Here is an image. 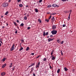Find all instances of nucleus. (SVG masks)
<instances>
[{
  "instance_id": "nucleus-1",
  "label": "nucleus",
  "mask_w": 76,
  "mask_h": 76,
  "mask_svg": "<svg viewBox=\"0 0 76 76\" xmlns=\"http://www.w3.org/2000/svg\"><path fill=\"white\" fill-rule=\"evenodd\" d=\"M57 32V31L56 30H53L51 31V33L52 35H56Z\"/></svg>"
},
{
  "instance_id": "nucleus-2",
  "label": "nucleus",
  "mask_w": 76,
  "mask_h": 76,
  "mask_svg": "<svg viewBox=\"0 0 76 76\" xmlns=\"http://www.w3.org/2000/svg\"><path fill=\"white\" fill-rule=\"evenodd\" d=\"M8 3L6 2H4L2 6L3 7H5L7 6H8Z\"/></svg>"
},
{
  "instance_id": "nucleus-3",
  "label": "nucleus",
  "mask_w": 76,
  "mask_h": 76,
  "mask_svg": "<svg viewBox=\"0 0 76 76\" xmlns=\"http://www.w3.org/2000/svg\"><path fill=\"white\" fill-rule=\"evenodd\" d=\"M15 44H13L11 47V48L10 49V51H12L14 50V49H15Z\"/></svg>"
},
{
  "instance_id": "nucleus-4",
  "label": "nucleus",
  "mask_w": 76,
  "mask_h": 76,
  "mask_svg": "<svg viewBox=\"0 0 76 76\" xmlns=\"http://www.w3.org/2000/svg\"><path fill=\"white\" fill-rule=\"evenodd\" d=\"M39 64H40V62H39L36 66V69H37V68H38V67H39Z\"/></svg>"
},
{
  "instance_id": "nucleus-5",
  "label": "nucleus",
  "mask_w": 76,
  "mask_h": 76,
  "mask_svg": "<svg viewBox=\"0 0 76 76\" xmlns=\"http://www.w3.org/2000/svg\"><path fill=\"white\" fill-rule=\"evenodd\" d=\"M52 29H56V26L55 25H53L52 26Z\"/></svg>"
},
{
  "instance_id": "nucleus-6",
  "label": "nucleus",
  "mask_w": 76,
  "mask_h": 76,
  "mask_svg": "<svg viewBox=\"0 0 76 76\" xmlns=\"http://www.w3.org/2000/svg\"><path fill=\"white\" fill-rule=\"evenodd\" d=\"M53 7H57V5L56 4H53L52 5Z\"/></svg>"
},
{
  "instance_id": "nucleus-7",
  "label": "nucleus",
  "mask_w": 76,
  "mask_h": 76,
  "mask_svg": "<svg viewBox=\"0 0 76 76\" xmlns=\"http://www.w3.org/2000/svg\"><path fill=\"white\" fill-rule=\"evenodd\" d=\"M6 64H4L2 66V68H4V67H6Z\"/></svg>"
},
{
  "instance_id": "nucleus-8",
  "label": "nucleus",
  "mask_w": 76,
  "mask_h": 76,
  "mask_svg": "<svg viewBox=\"0 0 76 76\" xmlns=\"http://www.w3.org/2000/svg\"><path fill=\"white\" fill-rule=\"evenodd\" d=\"M6 75V73L5 72H2L1 73V76H4Z\"/></svg>"
},
{
  "instance_id": "nucleus-9",
  "label": "nucleus",
  "mask_w": 76,
  "mask_h": 76,
  "mask_svg": "<svg viewBox=\"0 0 76 76\" xmlns=\"http://www.w3.org/2000/svg\"><path fill=\"white\" fill-rule=\"evenodd\" d=\"M12 64H13L12 63H11L10 64V65H9V67H10V68L12 67Z\"/></svg>"
},
{
  "instance_id": "nucleus-10",
  "label": "nucleus",
  "mask_w": 76,
  "mask_h": 76,
  "mask_svg": "<svg viewBox=\"0 0 76 76\" xmlns=\"http://www.w3.org/2000/svg\"><path fill=\"white\" fill-rule=\"evenodd\" d=\"M51 15H54L56 14V13H52L50 14Z\"/></svg>"
},
{
  "instance_id": "nucleus-11",
  "label": "nucleus",
  "mask_w": 76,
  "mask_h": 76,
  "mask_svg": "<svg viewBox=\"0 0 76 76\" xmlns=\"http://www.w3.org/2000/svg\"><path fill=\"white\" fill-rule=\"evenodd\" d=\"M54 18L53 17L51 19V21H52V22H54Z\"/></svg>"
},
{
  "instance_id": "nucleus-12",
  "label": "nucleus",
  "mask_w": 76,
  "mask_h": 76,
  "mask_svg": "<svg viewBox=\"0 0 76 76\" xmlns=\"http://www.w3.org/2000/svg\"><path fill=\"white\" fill-rule=\"evenodd\" d=\"M28 50H29V47H27L26 49V50L28 51Z\"/></svg>"
},
{
  "instance_id": "nucleus-13",
  "label": "nucleus",
  "mask_w": 76,
  "mask_h": 76,
  "mask_svg": "<svg viewBox=\"0 0 76 76\" xmlns=\"http://www.w3.org/2000/svg\"><path fill=\"white\" fill-rule=\"evenodd\" d=\"M15 67L14 66L12 68H11L12 69V71H14L15 70Z\"/></svg>"
},
{
  "instance_id": "nucleus-14",
  "label": "nucleus",
  "mask_w": 76,
  "mask_h": 76,
  "mask_svg": "<svg viewBox=\"0 0 76 76\" xmlns=\"http://www.w3.org/2000/svg\"><path fill=\"white\" fill-rule=\"evenodd\" d=\"M35 12H36V13L38 12V9H35Z\"/></svg>"
},
{
  "instance_id": "nucleus-15",
  "label": "nucleus",
  "mask_w": 76,
  "mask_h": 76,
  "mask_svg": "<svg viewBox=\"0 0 76 76\" xmlns=\"http://www.w3.org/2000/svg\"><path fill=\"white\" fill-rule=\"evenodd\" d=\"M52 60H55V57H54L53 56H52Z\"/></svg>"
},
{
  "instance_id": "nucleus-16",
  "label": "nucleus",
  "mask_w": 76,
  "mask_h": 76,
  "mask_svg": "<svg viewBox=\"0 0 76 76\" xmlns=\"http://www.w3.org/2000/svg\"><path fill=\"white\" fill-rule=\"evenodd\" d=\"M60 69H59L57 71V73H59V72H60Z\"/></svg>"
},
{
  "instance_id": "nucleus-17",
  "label": "nucleus",
  "mask_w": 76,
  "mask_h": 76,
  "mask_svg": "<svg viewBox=\"0 0 76 76\" xmlns=\"http://www.w3.org/2000/svg\"><path fill=\"white\" fill-rule=\"evenodd\" d=\"M5 58H3L2 60H1V61H2V62H4V61H5Z\"/></svg>"
},
{
  "instance_id": "nucleus-18",
  "label": "nucleus",
  "mask_w": 76,
  "mask_h": 76,
  "mask_svg": "<svg viewBox=\"0 0 76 76\" xmlns=\"http://www.w3.org/2000/svg\"><path fill=\"white\" fill-rule=\"evenodd\" d=\"M52 52H51V55L52 56H53V55H52L53 54V53H54V51L52 50Z\"/></svg>"
},
{
  "instance_id": "nucleus-19",
  "label": "nucleus",
  "mask_w": 76,
  "mask_h": 76,
  "mask_svg": "<svg viewBox=\"0 0 76 76\" xmlns=\"http://www.w3.org/2000/svg\"><path fill=\"white\" fill-rule=\"evenodd\" d=\"M64 69L65 71H67V70H68V69L66 67H65L64 68Z\"/></svg>"
},
{
  "instance_id": "nucleus-20",
  "label": "nucleus",
  "mask_w": 76,
  "mask_h": 76,
  "mask_svg": "<svg viewBox=\"0 0 76 76\" xmlns=\"http://www.w3.org/2000/svg\"><path fill=\"white\" fill-rule=\"evenodd\" d=\"M43 32V36H45V31H44Z\"/></svg>"
},
{
  "instance_id": "nucleus-21",
  "label": "nucleus",
  "mask_w": 76,
  "mask_h": 76,
  "mask_svg": "<svg viewBox=\"0 0 76 76\" xmlns=\"http://www.w3.org/2000/svg\"><path fill=\"white\" fill-rule=\"evenodd\" d=\"M51 38H49L48 39V41H49V42H50V41H51Z\"/></svg>"
},
{
  "instance_id": "nucleus-22",
  "label": "nucleus",
  "mask_w": 76,
  "mask_h": 76,
  "mask_svg": "<svg viewBox=\"0 0 76 76\" xmlns=\"http://www.w3.org/2000/svg\"><path fill=\"white\" fill-rule=\"evenodd\" d=\"M8 13H9V12L7 11L5 14V15H7Z\"/></svg>"
},
{
  "instance_id": "nucleus-23",
  "label": "nucleus",
  "mask_w": 76,
  "mask_h": 76,
  "mask_svg": "<svg viewBox=\"0 0 76 76\" xmlns=\"http://www.w3.org/2000/svg\"><path fill=\"white\" fill-rule=\"evenodd\" d=\"M38 20L39 22V23H41V19H39Z\"/></svg>"
},
{
  "instance_id": "nucleus-24",
  "label": "nucleus",
  "mask_w": 76,
  "mask_h": 76,
  "mask_svg": "<svg viewBox=\"0 0 76 76\" xmlns=\"http://www.w3.org/2000/svg\"><path fill=\"white\" fill-rule=\"evenodd\" d=\"M23 50V48L21 47L19 49V51H21V50Z\"/></svg>"
},
{
  "instance_id": "nucleus-25",
  "label": "nucleus",
  "mask_w": 76,
  "mask_h": 76,
  "mask_svg": "<svg viewBox=\"0 0 76 76\" xmlns=\"http://www.w3.org/2000/svg\"><path fill=\"white\" fill-rule=\"evenodd\" d=\"M19 6L20 7H22L23 6V5H22V4H20L19 5Z\"/></svg>"
},
{
  "instance_id": "nucleus-26",
  "label": "nucleus",
  "mask_w": 76,
  "mask_h": 76,
  "mask_svg": "<svg viewBox=\"0 0 76 76\" xmlns=\"http://www.w3.org/2000/svg\"><path fill=\"white\" fill-rule=\"evenodd\" d=\"M24 19H25V20H26V19H27V17L26 16H25L24 17Z\"/></svg>"
},
{
  "instance_id": "nucleus-27",
  "label": "nucleus",
  "mask_w": 76,
  "mask_h": 76,
  "mask_svg": "<svg viewBox=\"0 0 76 76\" xmlns=\"http://www.w3.org/2000/svg\"><path fill=\"white\" fill-rule=\"evenodd\" d=\"M45 21H46V22H49V20L46 19Z\"/></svg>"
},
{
  "instance_id": "nucleus-28",
  "label": "nucleus",
  "mask_w": 76,
  "mask_h": 76,
  "mask_svg": "<svg viewBox=\"0 0 76 76\" xmlns=\"http://www.w3.org/2000/svg\"><path fill=\"white\" fill-rule=\"evenodd\" d=\"M23 25H24V24H23V23H22L20 24V26H23Z\"/></svg>"
},
{
  "instance_id": "nucleus-29",
  "label": "nucleus",
  "mask_w": 76,
  "mask_h": 76,
  "mask_svg": "<svg viewBox=\"0 0 76 76\" xmlns=\"http://www.w3.org/2000/svg\"><path fill=\"white\" fill-rule=\"evenodd\" d=\"M64 43V41H62L61 42V44H63Z\"/></svg>"
},
{
  "instance_id": "nucleus-30",
  "label": "nucleus",
  "mask_w": 76,
  "mask_h": 76,
  "mask_svg": "<svg viewBox=\"0 0 76 76\" xmlns=\"http://www.w3.org/2000/svg\"><path fill=\"white\" fill-rule=\"evenodd\" d=\"M14 25H15V26H17V25H16V23L14 22Z\"/></svg>"
},
{
  "instance_id": "nucleus-31",
  "label": "nucleus",
  "mask_w": 76,
  "mask_h": 76,
  "mask_svg": "<svg viewBox=\"0 0 76 76\" xmlns=\"http://www.w3.org/2000/svg\"><path fill=\"white\" fill-rule=\"evenodd\" d=\"M57 41L58 43H60V41H59V39H57Z\"/></svg>"
},
{
  "instance_id": "nucleus-32",
  "label": "nucleus",
  "mask_w": 76,
  "mask_h": 76,
  "mask_svg": "<svg viewBox=\"0 0 76 76\" xmlns=\"http://www.w3.org/2000/svg\"><path fill=\"white\" fill-rule=\"evenodd\" d=\"M69 0H61L62 1H68Z\"/></svg>"
},
{
  "instance_id": "nucleus-33",
  "label": "nucleus",
  "mask_w": 76,
  "mask_h": 76,
  "mask_svg": "<svg viewBox=\"0 0 76 76\" xmlns=\"http://www.w3.org/2000/svg\"><path fill=\"white\" fill-rule=\"evenodd\" d=\"M46 60H47V59H46V58H44V59H43V61H46Z\"/></svg>"
},
{
  "instance_id": "nucleus-34",
  "label": "nucleus",
  "mask_w": 76,
  "mask_h": 76,
  "mask_svg": "<svg viewBox=\"0 0 76 76\" xmlns=\"http://www.w3.org/2000/svg\"><path fill=\"white\" fill-rule=\"evenodd\" d=\"M48 34V32H47L45 34V35H47Z\"/></svg>"
},
{
  "instance_id": "nucleus-35",
  "label": "nucleus",
  "mask_w": 76,
  "mask_h": 76,
  "mask_svg": "<svg viewBox=\"0 0 76 76\" xmlns=\"http://www.w3.org/2000/svg\"><path fill=\"white\" fill-rule=\"evenodd\" d=\"M27 29L29 30L31 29V27H28L27 28Z\"/></svg>"
},
{
  "instance_id": "nucleus-36",
  "label": "nucleus",
  "mask_w": 76,
  "mask_h": 76,
  "mask_svg": "<svg viewBox=\"0 0 76 76\" xmlns=\"http://www.w3.org/2000/svg\"><path fill=\"white\" fill-rule=\"evenodd\" d=\"M51 5H49L48 6V7H51Z\"/></svg>"
},
{
  "instance_id": "nucleus-37",
  "label": "nucleus",
  "mask_w": 76,
  "mask_h": 76,
  "mask_svg": "<svg viewBox=\"0 0 76 76\" xmlns=\"http://www.w3.org/2000/svg\"><path fill=\"white\" fill-rule=\"evenodd\" d=\"M42 0H39V3H41L42 2Z\"/></svg>"
},
{
  "instance_id": "nucleus-38",
  "label": "nucleus",
  "mask_w": 76,
  "mask_h": 76,
  "mask_svg": "<svg viewBox=\"0 0 76 76\" xmlns=\"http://www.w3.org/2000/svg\"><path fill=\"white\" fill-rule=\"evenodd\" d=\"M35 64V63H33L31 65H32V66H34Z\"/></svg>"
},
{
  "instance_id": "nucleus-39",
  "label": "nucleus",
  "mask_w": 76,
  "mask_h": 76,
  "mask_svg": "<svg viewBox=\"0 0 76 76\" xmlns=\"http://www.w3.org/2000/svg\"><path fill=\"white\" fill-rule=\"evenodd\" d=\"M61 54L62 56H63V53L62 52V51H61Z\"/></svg>"
},
{
  "instance_id": "nucleus-40",
  "label": "nucleus",
  "mask_w": 76,
  "mask_h": 76,
  "mask_svg": "<svg viewBox=\"0 0 76 76\" xmlns=\"http://www.w3.org/2000/svg\"><path fill=\"white\" fill-rule=\"evenodd\" d=\"M15 34H18V31H17V30H16V31L15 32Z\"/></svg>"
},
{
  "instance_id": "nucleus-41",
  "label": "nucleus",
  "mask_w": 76,
  "mask_h": 76,
  "mask_svg": "<svg viewBox=\"0 0 76 76\" xmlns=\"http://www.w3.org/2000/svg\"><path fill=\"white\" fill-rule=\"evenodd\" d=\"M70 16H69L68 19V20H70Z\"/></svg>"
},
{
  "instance_id": "nucleus-42",
  "label": "nucleus",
  "mask_w": 76,
  "mask_h": 76,
  "mask_svg": "<svg viewBox=\"0 0 76 76\" xmlns=\"http://www.w3.org/2000/svg\"><path fill=\"white\" fill-rule=\"evenodd\" d=\"M32 66V65H31L30 66H29L28 68H29V67H31Z\"/></svg>"
},
{
  "instance_id": "nucleus-43",
  "label": "nucleus",
  "mask_w": 76,
  "mask_h": 76,
  "mask_svg": "<svg viewBox=\"0 0 76 76\" xmlns=\"http://www.w3.org/2000/svg\"><path fill=\"white\" fill-rule=\"evenodd\" d=\"M63 27H65V26H66V24H64L63 25Z\"/></svg>"
},
{
  "instance_id": "nucleus-44",
  "label": "nucleus",
  "mask_w": 76,
  "mask_h": 76,
  "mask_svg": "<svg viewBox=\"0 0 76 76\" xmlns=\"http://www.w3.org/2000/svg\"><path fill=\"white\" fill-rule=\"evenodd\" d=\"M21 42H24V40L23 39L22 40Z\"/></svg>"
},
{
  "instance_id": "nucleus-45",
  "label": "nucleus",
  "mask_w": 76,
  "mask_h": 76,
  "mask_svg": "<svg viewBox=\"0 0 76 76\" xmlns=\"http://www.w3.org/2000/svg\"><path fill=\"white\" fill-rule=\"evenodd\" d=\"M51 15H50L49 18V19H51Z\"/></svg>"
},
{
  "instance_id": "nucleus-46",
  "label": "nucleus",
  "mask_w": 76,
  "mask_h": 76,
  "mask_svg": "<svg viewBox=\"0 0 76 76\" xmlns=\"http://www.w3.org/2000/svg\"><path fill=\"white\" fill-rule=\"evenodd\" d=\"M31 55H32V56H33V55H34V53H31Z\"/></svg>"
},
{
  "instance_id": "nucleus-47",
  "label": "nucleus",
  "mask_w": 76,
  "mask_h": 76,
  "mask_svg": "<svg viewBox=\"0 0 76 76\" xmlns=\"http://www.w3.org/2000/svg\"><path fill=\"white\" fill-rule=\"evenodd\" d=\"M39 57H40V55L38 56L36 58H39Z\"/></svg>"
},
{
  "instance_id": "nucleus-48",
  "label": "nucleus",
  "mask_w": 76,
  "mask_h": 76,
  "mask_svg": "<svg viewBox=\"0 0 76 76\" xmlns=\"http://www.w3.org/2000/svg\"><path fill=\"white\" fill-rule=\"evenodd\" d=\"M50 69H52V67H51V66H50Z\"/></svg>"
},
{
  "instance_id": "nucleus-49",
  "label": "nucleus",
  "mask_w": 76,
  "mask_h": 76,
  "mask_svg": "<svg viewBox=\"0 0 76 76\" xmlns=\"http://www.w3.org/2000/svg\"><path fill=\"white\" fill-rule=\"evenodd\" d=\"M33 76H35V73H34L33 74Z\"/></svg>"
},
{
  "instance_id": "nucleus-50",
  "label": "nucleus",
  "mask_w": 76,
  "mask_h": 76,
  "mask_svg": "<svg viewBox=\"0 0 76 76\" xmlns=\"http://www.w3.org/2000/svg\"><path fill=\"white\" fill-rule=\"evenodd\" d=\"M21 1L20 0H18L17 1H18V2H19V1Z\"/></svg>"
},
{
  "instance_id": "nucleus-51",
  "label": "nucleus",
  "mask_w": 76,
  "mask_h": 76,
  "mask_svg": "<svg viewBox=\"0 0 76 76\" xmlns=\"http://www.w3.org/2000/svg\"><path fill=\"white\" fill-rule=\"evenodd\" d=\"M19 20H17V23H19Z\"/></svg>"
},
{
  "instance_id": "nucleus-52",
  "label": "nucleus",
  "mask_w": 76,
  "mask_h": 76,
  "mask_svg": "<svg viewBox=\"0 0 76 76\" xmlns=\"http://www.w3.org/2000/svg\"><path fill=\"white\" fill-rule=\"evenodd\" d=\"M56 7H59V6L58 5H56Z\"/></svg>"
},
{
  "instance_id": "nucleus-53",
  "label": "nucleus",
  "mask_w": 76,
  "mask_h": 76,
  "mask_svg": "<svg viewBox=\"0 0 76 76\" xmlns=\"http://www.w3.org/2000/svg\"><path fill=\"white\" fill-rule=\"evenodd\" d=\"M53 35H51L50 36V37H53Z\"/></svg>"
},
{
  "instance_id": "nucleus-54",
  "label": "nucleus",
  "mask_w": 76,
  "mask_h": 76,
  "mask_svg": "<svg viewBox=\"0 0 76 76\" xmlns=\"http://www.w3.org/2000/svg\"><path fill=\"white\" fill-rule=\"evenodd\" d=\"M67 12L66 11H64V13H67Z\"/></svg>"
},
{
  "instance_id": "nucleus-55",
  "label": "nucleus",
  "mask_w": 76,
  "mask_h": 76,
  "mask_svg": "<svg viewBox=\"0 0 76 76\" xmlns=\"http://www.w3.org/2000/svg\"><path fill=\"white\" fill-rule=\"evenodd\" d=\"M72 10H70V13H72Z\"/></svg>"
},
{
  "instance_id": "nucleus-56",
  "label": "nucleus",
  "mask_w": 76,
  "mask_h": 76,
  "mask_svg": "<svg viewBox=\"0 0 76 76\" xmlns=\"http://www.w3.org/2000/svg\"><path fill=\"white\" fill-rule=\"evenodd\" d=\"M1 44L0 43V47H1Z\"/></svg>"
},
{
  "instance_id": "nucleus-57",
  "label": "nucleus",
  "mask_w": 76,
  "mask_h": 76,
  "mask_svg": "<svg viewBox=\"0 0 76 76\" xmlns=\"http://www.w3.org/2000/svg\"><path fill=\"white\" fill-rule=\"evenodd\" d=\"M9 2H10V1H11V0H10L8 1Z\"/></svg>"
},
{
  "instance_id": "nucleus-58",
  "label": "nucleus",
  "mask_w": 76,
  "mask_h": 76,
  "mask_svg": "<svg viewBox=\"0 0 76 76\" xmlns=\"http://www.w3.org/2000/svg\"><path fill=\"white\" fill-rule=\"evenodd\" d=\"M53 39H51V41H53Z\"/></svg>"
},
{
  "instance_id": "nucleus-59",
  "label": "nucleus",
  "mask_w": 76,
  "mask_h": 76,
  "mask_svg": "<svg viewBox=\"0 0 76 76\" xmlns=\"http://www.w3.org/2000/svg\"><path fill=\"white\" fill-rule=\"evenodd\" d=\"M49 66H50V63H49Z\"/></svg>"
},
{
  "instance_id": "nucleus-60",
  "label": "nucleus",
  "mask_w": 76,
  "mask_h": 76,
  "mask_svg": "<svg viewBox=\"0 0 76 76\" xmlns=\"http://www.w3.org/2000/svg\"><path fill=\"white\" fill-rule=\"evenodd\" d=\"M26 7H28V5H26Z\"/></svg>"
},
{
  "instance_id": "nucleus-61",
  "label": "nucleus",
  "mask_w": 76,
  "mask_h": 76,
  "mask_svg": "<svg viewBox=\"0 0 76 76\" xmlns=\"http://www.w3.org/2000/svg\"><path fill=\"white\" fill-rule=\"evenodd\" d=\"M7 26H8V24L7 23Z\"/></svg>"
},
{
  "instance_id": "nucleus-62",
  "label": "nucleus",
  "mask_w": 76,
  "mask_h": 76,
  "mask_svg": "<svg viewBox=\"0 0 76 76\" xmlns=\"http://www.w3.org/2000/svg\"><path fill=\"white\" fill-rule=\"evenodd\" d=\"M1 43L2 44V42H1V41H0Z\"/></svg>"
},
{
  "instance_id": "nucleus-63",
  "label": "nucleus",
  "mask_w": 76,
  "mask_h": 76,
  "mask_svg": "<svg viewBox=\"0 0 76 76\" xmlns=\"http://www.w3.org/2000/svg\"><path fill=\"white\" fill-rule=\"evenodd\" d=\"M27 16L28 17V16H29V15H27Z\"/></svg>"
},
{
  "instance_id": "nucleus-64",
  "label": "nucleus",
  "mask_w": 76,
  "mask_h": 76,
  "mask_svg": "<svg viewBox=\"0 0 76 76\" xmlns=\"http://www.w3.org/2000/svg\"><path fill=\"white\" fill-rule=\"evenodd\" d=\"M71 12H70V13H69V15H71Z\"/></svg>"
}]
</instances>
